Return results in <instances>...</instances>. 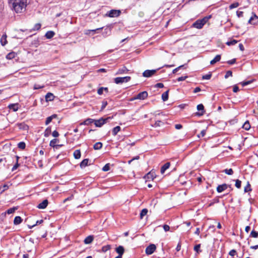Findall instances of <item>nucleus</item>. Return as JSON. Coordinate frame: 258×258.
I'll use <instances>...</instances> for the list:
<instances>
[{
    "mask_svg": "<svg viewBox=\"0 0 258 258\" xmlns=\"http://www.w3.org/2000/svg\"><path fill=\"white\" fill-rule=\"evenodd\" d=\"M27 0H9V4L16 13L25 12L27 6Z\"/></svg>",
    "mask_w": 258,
    "mask_h": 258,
    "instance_id": "1",
    "label": "nucleus"
},
{
    "mask_svg": "<svg viewBox=\"0 0 258 258\" xmlns=\"http://www.w3.org/2000/svg\"><path fill=\"white\" fill-rule=\"evenodd\" d=\"M211 17V16L205 17L202 19L197 20L192 24V27L197 29H201Z\"/></svg>",
    "mask_w": 258,
    "mask_h": 258,
    "instance_id": "2",
    "label": "nucleus"
},
{
    "mask_svg": "<svg viewBox=\"0 0 258 258\" xmlns=\"http://www.w3.org/2000/svg\"><path fill=\"white\" fill-rule=\"evenodd\" d=\"M110 118V117H108L105 118L102 117L98 120L94 119V124L96 127H101L103 124L106 123L107 122V121Z\"/></svg>",
    "mask_w": 258,
    "mask_h": 258,
    "instance_id": "3",
    "label": "nucleus"
},
{
    "mask_svg": "<svg viewBox=\"0 0 258 258\" xmlns=\"http://www.w3.org/2000/svg\"><path fill=\"white\" fill-rule=\"evenodd\" d=\"M148 97V93L146 91H143L139 93L136 96L131 99V101L136 99L144 100Z\"/></svg>",
    "mask_w": 258,
    "mask_h": 258,
    "instance_id": "4",
    "label": "nucleus"
},
{
    "mask_svg": "<svg viewBox=\"0 0 258 258\" xmlns=\"http://www.w3.org/2000/svg\"><path fill=\"white\" fill-rule=\"evenodd\" d=\"M131 80V77L126 76L124 77H117L114 79V82L117 84H121L124 82H127Z\"/></svg>",
    "mask_w": 258,
    "mask_h": 258,
    "instance_id": "5",
    "label": "nucleus"
},
{
    "mask_svg": "<svg viewBox=\"0 0 258 258\" xmlns=\"http://www.w3.org/2000/svg\"><path fill=\"white\" fill-rule=\"evenodd\" d=\"M156 249V245L154 244H151L148 246L147 247L146 250H145L146 253L147 255L151 254L155 251Z\"/></svg>",
    "mask_w": 258,
    "mask_h": 258,
    "instance_id": "6",
    "label": "nucleus"
},
{
    "mask_svg": "<svg viewBox=\"0 0 258 258\" xmlns=\"http://www.w3.org/2000/svg\"><path fill=\"white\" fill-rule=\"evenodd\" d=\"M120 14V11L112 10L109 11L107 14H106V16L111 18L116 17L119 16Z\"/></svg>",
    "mask_w": 258,
    "mask_h": 258,
    "instance_id": "7",
    "label": "nucleus"
},
{
    "mask_svg": "<svg viewBox=\"0 0 258 258\" xmlns=\"http://www.w3.org/2000/svg\"><path fill=\"white\" fill-rule=\"evenodd\" d=\"M156 70H146L143 73V76L145 77H150L153 76L156 72Z\"/></svg>",
    "mask_w": 258,
    "mask_h": 258,
    "instance_id": "8",
    "label": "nucleus"
},
{
    "mask_svg": "<svg viewBox=\"0 0 258 258\" xmlns=\"http://www.w3.org/2000/svg\"><path fill=\"white\" fill-rule=\"evenodd\" d=\"M145 177L148 179H154L156 177L155 172L153 170L151 171L146 175Z\"/></svg>",
    "mask_w": 258,
    "mask_h": 258,
    "instance_id": "9",
    "label": "nucleus"
},
{
    "mask_svg": "<svg viewBox=\"0 0 258 258\" xmlns=\"http://www.w3.org/2000/svg\"><path fill=\"white\" fill-rule=\"evenodd\" d=\"M228 187V185L224 183L222 185H219L217 187V191L218 192H221L226 189Z\"/></svg>",
    "mask_w": 258,
    "mask_h": 258,
    "instance_id": "10",
    "label": "nucleus"
},
{
    "mask_svg": "<svg viewBox=\"0 0 258 258\" xmlns=\"http://www.w3.org/2000/svg\"><path fill=\"white\" fill-rule=\"evenodd\" d=\"M48 203V201L47 200H44V201H43L42 202L40 203L37 206V207L40 209H44L47 206Z\"/></svg>",
    "mask_w": 258,
    "mask_h": 258,
    "instance_id": "11",
    "label": "nucleus"
},
{
    "mask_svg": "<svg viewBox=\"0 0 258 258\" xmlns=\"http://www.w3.org/2000/svg\"><path fill=\"white\" fill-rule=\"evenodd\" d=\"M116 252L118 254V255L122 256L124 252V249L122 246H119L115 248Z\"/></svg>",
    "mask_w": 258,
    "mask_h": 258,
    "instance_id": "12",
    "label": "nucleus"
},
{
    "mask_svg": "<svg viewBox=\"0 0 258 258\" xmlns=\"http://www.w3.org/2000/svg\"><path fill=\"white\" fill-rule=\"evenodd\" d=\"M258 22V17L254 15L248 21V23L251 24H255Z\"/></svg>",
    "mask_w": 258,
    "mask_h": 258,
    "instance_id": "13",
    "label": "nucleus"
},
{
    "mask_svg": "<svg viewBox=\"0 0 258 258\" xmlns=\"http://www.w3.org/2000/svg\"><path fill=\"white\" fill-rule=\"evenodd\" d=\"M128 71V70H127V69L126 67H123L122 68L119 69L117 72L116 73L115 75H117L122 74L124 73H126Z\"/></svg>",
    "mask_w": 258,
    "mask_h": 258,
    "instance_id": "14",
    "label": "nucleus"
},
{
    "mask_svg": "<svg viewBox=\"0 0 258 258\" xmlns=\"http://www.w3.org/2000/svg\"><path fill=\"white\" fill-rule=\"evenodd\" d=\"M170 162H167L164 165H163L161 168V173L163 174L165 171L169 168L170 167Z\"/></svg>",
    "mask_w": 258,
    "mask_h": 258,
    "instance_id": "15",
    "label": "nucleus"
},
{
    "mask_svg": "<svg viewBox=\"0 0 258 258\" xmlns=\"http://www.w3.org/2000/svg\"><path fill=\"white\" fill-rule=\"evenodd\" d=\"M54 95L51 93H47L45 95V100L46 101H50L53 100Z\"/></svg>",
    "mask_w": 258,
    "mask_h": 258,
    "instance_id": "16",
    "label": "nucleus"
},
{
    "mask_svg": "<svg viewBox=\"0 0 258 258\" xmlns=\"http://www.w3.org/2000/svg\"><path fill=\"white\" fill-rule=\"evenodd\" d=\"M0 41L2 45L3 46H5L6 44H7V35L6 34L3 35L1 38Z\"/></svg>",
    "mask_w": 258,
    "mask_h": 258,
    "instance_id": "17",
    "label": "nucleus"
},
{
    "mask_svg": "<svg viewBox=\"0 0 258 258\" xmlns=\"http://www.w3.org/2000/svg\"><path fill=\"white\" fill-rule=\"evenodd\" d=\"M18 104L17 103H16V104H11L10 105H9V108L11 109V110H13L14 111H16L18 110L19 109V106H18Z\"/></svg>",
    "mask_w": 258,
    "mask_h": 258,
    "instance_id": "18",
    "label": "nucleus"
},
{
    "mask_svg": "<svg viewBox=\"0 0 258 258\" xmlns=\"http://www.w3.org/2000/svg\"><path fill=\"white\" fill-rule=\"evenodd\" d=\"M220 59H221V55L219 54L217 55L215 57V58L210 61V64L212 65H213L217 62L219 61Z\"/></svg>",
    "mask_w": 258,
    "mask_h": 258,
    "instance_id": "19",
    "label": "nucleus"
},
{
    "mask_svg": "<svg viewBox=\"0 0 258 258\" xmlns=\"http://www.w3.org/2000/svg\"><path fill=\"white\" fill-rule=\"evenodd\" d=\"M57 115L56 114H53L49 117H48L45 121V124H48L53 119L56 118Z\"/></svg>",
    "mask_w": 258,
    "mask_h": 258,
    "instance_id": "20",
    "label": "nucleus"
},
{
    "mask_svg": "<svg viewBox=\"0 0 258 258\" xmlns=\"http://www.w3.org/2000/svg\"><path fill=\"white\" fill-rule=\"evenodd\" d=\"M54 34H55V33L53 31H49L46 33L45 36L47 39H51V38H52L54 36Z\"/></svg>",
    "mask_w": 258,
    "mask_h": 258,
    "instance_id": "21",
    "label": "nucleus"
},
{
    "mask_svg": "<svg viewBox=\"0 0 258 258\" xmlns=\"http://www.w3.org/2000/svg\"><path fill=\"white\" fill-rule=\"evenodd\" d=\"M22 221V219L20 216H16L14 220V223L15 225H18L20 224Z\"/></svg>",
    "mask_w": 258,
    "mask_h": 258,
    "instance_id": "22",
    "label": "nucleus"
},
{
    "mask_svg": "<svg viewBox=\"0 0 258 258\" xmlns=\"http://www.w3.org/2000/svg\"><path fill=\"white\" fill-rule=\"evenodd\" d=\"M89 159H84L80 163V167L81 168H84L86 166H87L88 164Z\"/></svg>",
    "mask_w": 258,
    "mask_h": 258,
    "instance_id": "23",
    "label": "nucleus"
},
{
    "mask_svg": "<svg viewBox=\"0 0 258 258\" xmlns=\"http://www.w3.org/2000/svg\"><path fill=\"white\" fill-rule=\"evenodd\" d=\"M81 152L79 150H75L74 152V156L75 159H80L81 157Z\"/></svg>",
    "mask_w": 258,
    "mask_h": 258,
    "instance_id": "24",
    "label": "nucleus"
},
{
    "mask_svg": "<svg viewBox=\"0 0 258 258\" xmlns=\"http://www.w3.org/2000/svg\"><path fill=\"white\" fill-rule=\"evenodd\" d=\"M93 122H94V119L91 118H88L86 119L83 123H81V124H85V125H89Z\"/></svg>",
    "mask_w": 258,
    "mask_h": 258,
    "instance_id": "25",
    "label": "nucleus"
},
{
    "mask_svg": "<svg viewBox=\"0 0 258 258\" xmlns=\"http://www.w3.org/2000/svg\"><path fill=\"white\" fill-rule=\"evenodd\" d=\"M16 54L15 52H11L9 53L7 55L6 58L8 59H11L14 58L16 56Z\"/></svg>",
    "mask_w": 258,
    "mask_h": 258,
    "instance_id": "26",
    "label": "nucleus"
},
{
    "mask_svg": "<svg viewBox=\"0 0 258 258\" xmlns=\"http://www.w3.org/2000/svg\"><path fill=\"white\" fill-rule=\"evenodd\" d=\"M168 92L169 91L167 90V91L163 93L162 95V99L163 101H166L168 99Z\"/></svg>",
    "mask_w": 258,
    "mask_h": 258,
    "instance_id": "27",
    "label": "nucleus"
},
{
    "mask_svg": "<svg viewBox=\"0 0 258 258\" xmlns=\"http://www.w3.org/2000/svg\"><path fill=\"white\" fill-rule=\"evenodd\" d=\"M111 34V28H106L104 29V31L103 33V35L104 37H106L108 35H109Z\"/></svg>",
    "mask_w": 258,
    "mask_h": 258,
    "instance_id": "28",
    "label": "nucleus"
},
{
    "mask_svg": "<svg viewBox=\"0 0 258 258\" xmlns=\"http://www.w3.org/2000/svg\"><path fill=\"white\" fill-rule=\"evenodd\" d=\"M19 128L23 130H27L28 129V126L24 123H21L18 124Z\"/></svg>",
    "mask_w": 258,
    "mask_h": 258,
    "instance_id": "29",
    "label": "nucleus"
},
{
    "mask_svg": "<svg viewBox=\"0 0 258 258\" xmlns=\"http://www.w3.org/2000/svg\"><path fill=\"white\" fill-rule=\"evenodd\" d=\"M244 130L248 131L250 128V125L248 121H246L245 122V123L243 124L242 126Z\"/></svg>",
    "mask_w": 258,
    "mask_h": 258,
    "instance_id": "30",
    "label": "nucleus"
},
{
    "mask_svg": "<svg viewBox=\"0 0 258 258\" xmlns=\"http://www.w3.org/2000/svg\"><path fill=\"white\" fill-rule=\"evenodd\" d=\"M102 147V144L101 142H97L94 145L93 148L95 150H99Z\"/></svg>",
    "mask_w": 258,
    "mask_h": 258,
    "instance_id": "31",
    "label": "nucleus"
},
{
    "mask_svg": "<svg viewBox=\"0 0 258 258\" xmlns=\"http://www.w3.org/2000/svg\"><path fill=\"white\" fill-rule=\"evenodd\" d=\"M120 131V127L119 126H116L114 127L112 130V134L113 136H116L117 134Z\"/></svg>",
    "mask_w": 258,
    "mask_h": 258,
    "instance_id": "32",
    "label": "nucleus"
},
{
    "mask_svg": "<svg viewBox=\"0 0 258 258\" xmlns=\"http://www.w3.org/2000/svg\"><path fill=\"white\" fill-rule=\"evenodd\" d=\"M94 240V236L93 235H89L84 239V242H92Z\"/></svg>",
    "mask_w": 258,
    "mask_h": 258,
    "instance_id": "33",
    "label": "nucleus"
},
{
    "mask_svg": "<svg viewBox=\"0 0 258 258\" xmlns=\"http://www.w3.org/2000/svg\"><path fill=\"white\" fill-rule=\"evenodd\" d=\"M148 213V210L147 209H144L141 211L140 213V217L141 219H143V217L147 215Z\"/></svg>",
    "mask_w": 258,
    "mask_h": 258,
    "instance_id": "34",
    "label": "nucleus"
},
{
    "mask_svg": "<svg viewBox=\"0 0 258 258\" xmlns=\"http://www.w3.org/2000/svg\"><path fill=\"white\" fill-rule=\"evenodd\" d=\"M103 29V27H101V28H97V29H94V30H86L85 32V34H86V35H89L90 34V33L91 32H96L98 30H101Z\"/></svg>",
    "mask_w": 258,
    "mask_h": 258,
    "instance_id": "35",
    "label": "nucleus"
},
{
    "mask_svg": "<svg viewBox=\"0 0 258 258\" xmlns=\"http://www.w3.org/2000/svg\"><path fill=\"white\" fill-rule=\"evenodd\" d=\"M238 42V41L237 40H231V41H227L226 44L228 45V46H230V45H235V44H236Z\"/></svg>",
    "mask_w": 258,
    "mask_h": 258,
    "instance_id": "36",
    "label": "nucleus"
},
{
    "mask_svg": "<svg viewBox=\"0 0 258 258\" xmlns=\"http://www.w3.org/2000/svg\"><path fill=\"white\" fill-rule=\"evenodd\" d=\"M57 142H58L57 139H53L50 142L49 145L51 147H54L56 146V144Z\"/></svg>",
    "mask_w": 258,
    "mask_h": 258,
    "instance_id": "37",
    "label": "nucleus"
},
{
    "mask_svg": "<svg viewBox=\"0 0 258 258\" xmlns=\"http://www.w3.org/2000/svg\"><path fill=\"white\" fill-rule=\"evenodd\" d=\"M250 236L256 238L258 236V232L254 230H252L250 234Z\"/></svg>",
    "mask_w": 258,
    "mask_h": 258,
    "instance_id": "38",
    "label": "nucleus"
},
{
    "mask_svg": "<svg viewBox=\"0 0 258 258\" xmlns=\"http://www.w3.org/2000/svg\"><path fill=\"white\" fill-rule=\"evenodd\" d=\"M18 147L19 148L23 150L26 147L25 143L23 142H20L18 144Z\"/></svg>",
    "mask_w": 258,
    "mask_h": 258,
    "instance_id": "39",
    "label": "nucleus"
},
{
    "mask_svg": "<svg viewBox=\"0 0 258 258\" xmlns=\"http://www.w3.org/2000/svg\"><path fill=\"white\" fill-rule=\"evenodd\" d=\"M223 172L228 175H232L233 173V171L231 168L229 169H226L224 170Z\"/></svg>",
    "mask_w": 258,
    "mask_h": 258,
    "instance_id": "40",
    "label": "nucleus"
},
{
    "mask_svg": "<svg viewBox=\"0 0 258 258\" xmlns=\"http://www.w3.org/2000/svg\"><path fill=\"white\" fill-rule=\"evenodd\" d=\"M200 247H201L200 244L196 245L194 247L195 251H196L198 253H199V252H200L201 251V250H200Z\"/></svg>",
    "mask_w": 258,
    "mask_h": 258,
    "instance_id": "41",
    "label": "nucleus"
},
{
    "mask_svg": "<svg viewBox=\"0 0 258 258\" xmlns=\"http://www.w3.org/2000/svg\"><path fill=\"white\" fill-rule=\"evenodd\" d=\"M253 80L247 81H244V82H241L240 84H241V85L242 86L244 87L245 86H246V85H248L251 84V83L253 82Z\"/></svg>",
    "mask_w": 258,
    "mask_h": 258,
    "instance_id": "42",
    "label": "nucleus"
},
{
    "mask_svg": "<svg viewBox=\"0 0 258 258\" xmlns=\"http://www.w3.org/2000/svg\"><path fill=\"white\" fill-rule=\"evenodd\" d=\"M111 247V246L109 244H107L105 246H104L102 248V250L103 252H106L108 250L110 249Z\"/></svg>",
    "mask_w": 258,
    "mask_h": 258,
    "instance_id": "43",
    "label": "nucleus"
},
{
    "mask_svg": "<svg viewBox=\"0 0 258 258\" xmlns=\"http://www.w3.org/2000/svg\"><path fill=\"white\" fill-rule=\"evenodd\" d=\"M110 164L109 163H107L106 164H105L104 165V166L102 168V170L103 171H107L108 170H109L110 169Z\"/></svg>",
    "mask_w": 258,
    "mask_h": 258,
    "instance_id": "44",
    "label": "nucleus"
},
{
    "mask_svg": "<svg viewBox=\"0 0 258 258\" xmlns=\"http://www.w3.org/2000/svg\"><path fill=\"white\" fill-rule=\"evenodd\" d=\"M239 4L237 2L233 3L231 5H230L229 9H233L234 8L238 7L239 6Z\"/></svg>",
    "mask_w": 258,
    "mask_h": 258,
    "instance_id": "45",
    "label": "nucleus"
},
{
    "mask_svg": "<svg viewBox=\"0 0 258 258\" xmlns=\"http://www.w3.org/2000/svg\"><path fill=\"white\" fill-rule=\"evenodd\" d=\"M251 190L250 188V185L249 183L248 182L246 186L244 187V192H247L248 191H249Z\"/></svg>",
    "mask_w": 258,
    "mask_h": 258,
    "instance_id": "46",
    "label": "nucleus"
},
{
    "mask_svg": "<svg viewBox=\"0 0 258 258\" xmlns=\"http://www.w3.org/2000/svg\"><path fill=\"white\" fill-rule=\"evenodd\" d=\"M241 181L240 180H239V179H237L235 180V185L237 188H240L241 187Z\"/></svg>",
    "mask_w": 258,
    "mask_h": 258,
    "instance_id": "47",
    "label": "nucleus"
},
{
    "mask_svg": "<svg viewBox=\"0 0 258 258\" xmlns=\"http://www.w3.org/2000/svg\"><path fill=\"white\" fill-rule=\"evenodd\" d=\"M17 209L16 208H10L9 209H8L7 211V213H8V214H12V213H13L15 210Z\"/></svg>",
    "mask_w": 258,
    "mask_h": 258,
    "instance_id": "48",
    "label": "nucleus"
},
{
    "mask_svg": "<svg viewBox=\"0 0 258 258\" xmlns=\"http://www.w3.org/2000/svg\"><path fill=\"white\" fill-rule=\"evenodd\" d=\"M212 75L211 74H207L202 77L203 80H209L211 78Z\"/></svg>",
    "mask_w": 258,
    "mask_h": 258,
    "instance_id": "49",
    "label": "nucleus"
},
{
    "mask_svg": "<svg viewBox=\"0 0 258 258\" xmlns=\"http://www.w3.org/2000/svg\"><path fill=\"white\" fill-rule=\"evenodd\" d=\"M41 28V24L40 23L36 24L33 28L34 30H38Z\"/></svg>",
    "mask_w": 258,
    "mask_h": 258,
    "instance_id": "50",
    "label": "nucleus"
},
{
    "mask_svg": "<svg viewBox=\"0 0 258 258\" xmlns=\"http://www.w3.org/2000/svg\"><path fill=\"white\" fill-rule=\"evenodd\" d=\"M197 109L199 111H203L204 109V106L202 104H200L198 105L197 106Z\"/></svg>",
    "mask_w": 258,
    "mask_h": 258,
    "instance_id": "51",
    "label": "nucleus"
},
{
    "mask_svg": "<svg viewBox=\"0 0 258 258\" xmlns=\"http://www.w3.org/2000/svg\"><path fill=\"white\" fill-rule=\"evenodd\" d=\"M50 132H51L50 128L47 127L45 131V133H44L45 136V137L48 136V135L50 133Z\"/></svg>",
    "mask_w": 258,
    "mask_h": 258,
    "instance_id": "52",
    "label": "nucleus"
},
{
    "mask_svg": "<svg viewBox=\"0 0 258 258\" xmlns=\"http://www.w3.org/2000/svg\"><path fill=\"white\" fill-rule=\"evenodd\" d=\"M232 76V72L231 71H228L226 72V75H225V78H227L229 77H231Z\"/></svg>",
    "mask_w": 258,
    "mask_h": 258,
    "instance_id": "53",
    "label": "nucleus"
},
{
    "mask_svg": "<svg viewBox=\"0 0 258 258\" xmlns=\"http://www.w3.org/2000/svg\"><path fill=\"white\" fill-rule=\"evenodd\" d=\"M236 253V251L235 249H232L229 252V254L232 256H234Z\"/></svg>",
    "mask_w": 258,
    "mask_h": 258,
    "instance_id": "54",
    "label": "nucleus"
},
{
    "mask_svg": "<svg viewBox=\"0 0 258 258\" xmlns=\"http://www.w3.org/2000/svg\"><path fill=\"white\" fill-rule=\"evenodd\" d=\"M184 65H181V66H179L178 67L175 68V69H174L172 71V73L173 74H175V73H176L180 68H182L183 67H184Z\"/></svg>",
    "mask_w": 258,
    "mask_h": 258,
    "instance_id": "55",
    "label": "nucleus"
},
{
    "mask_svg": "<svg viewBox=\"0 0 258 258\" xmlns=\"http://www.w3.org/2000/svg\"><path fill=\"white\" fill-rule=\"evenodd\" d=\"M43 87H44L43 86H41V85H38V84H35L34 86V89H41V88H43Z\"/></svg>",
    "mask_w": 258,
    "mask_h": 258,
    "instance_id": "56",
    "label": "nucleus"
},
{
    "mask_svg": "<svg viewBox=\"0 0 258 258\" xmlns=\"http://www.w3.org/2000/svg\"><path fill=\"white\" fill-rule=\"evenodd\" d=\"M104 91V87H101L100 88L98 91L97 93L99 95H102L103 94V92Z\"/></svg>",
    "mask_w": 258,
    "mask_h": 258,
    "instance_id": "57",
    "label": "nucleus"
},
{
    "mask_svg": "<svg viewBox=\"0 0 258 258\" xmlns=\"http://www.w3.org/2000/svg\"><path fill=\"white\" fill-rule=\"evenodd\" d=\"M206 134V130H204L201 131L200 135H199L198 136L199 138H200L201 137H204Z\"/></svg>",
    "mask_w": 258,
    "mask_h": 258,
    "instance_id": "58",
    "label": "nucleus"
},
{
    "mask_svg": "<svg viewBox=\"0 0 258 258\" xmlns=\"http://www.w3.org/2000/svg\"><path fill=\"white\" fill-rule=\"evenodd\" d=\"M187 78V76L180 77L177 79L178 82L185 80Z\"/></svg>",
    "mask_w": 258,
    "mask_h": 258,
    "instance_id": "59",
    "label": "nucleus"
},
{
    "mask_svg": "<svg viewBox=\"0 0 258 258\" xmlns=\"http://www.w3.org/2000/svg\"><path fill=\"white\" fill-rule=\"evenodd\" d=\"M236 62V59L235 58H233L231 60H228L227 61V63L229 64H233L234 63H235Z\"/></svg>",
    "mask_w": 258,
    "mask_h": 258,
    "instance_id": "60",
    "label": "nucleus"
},
{
    "mask_svg": "<svg viewBox=\"0 0 258 258\" xmlns=\"http://www.w3.org/2000/svg\"><path fill=\"white\" fill-rule=\"evenodd\" d=\"M163 229L165 231L167 232L170 230V227L167 225H164L163 226Z\"/></svg>",
    "mask_w": 258,
    "mask_h": 258,
    "instance_id": "61",
    "label": "nucleus"
},
{
    "mask_svg": "<svg viewBox=\"0 0 258 258\" xmlns=\"http://www.w3.org/2000/svg\"><path fill=\"white\" fill-rule=\"evenodd\" d=\"M107 104V101H103L102 104V107H101V110L104 109L105 108V107L106 106Z\"/></svg>",
    "mask_w": 258,
    "mask_h": 258,
    "instance_id": "62",
    "label": "nucleus"
},
{
    "mask_svg": "<svg viewBox=\"0 0 258 258\" xmlns=\"http://www.w3.org/2000/svg\"><path fill=\"white\" fill-rule=\"evenodd\" d=\"M52 135L54 137H57L59 136V133L56 131H54L52 132Z\"/></svg>",
    "mask_w": 258,
    "mask_h": 258,
    "instance_id": "63",
    "label": "nucleus"
},
{
    "mask_svg": "<svg viewBox=\"0 0 258 258\" xmlns=\"http://www.w3.org/2000/svg\"><path fill=\"white\" fill-rule=\"evenodd\" d=\"M243 12L242 11H237V15L239 18L243 17Z\"/></svg>",
    "mask_w": 258,
    "mask_h": 258,
    "instance_id": "64",
    "label": "nucleus"
}]
</instances>
